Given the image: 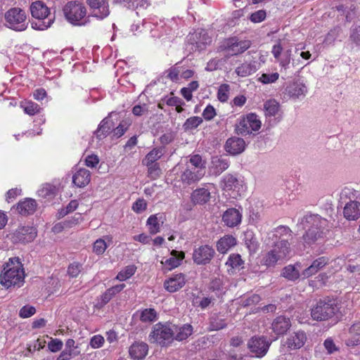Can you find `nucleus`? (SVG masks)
<instances>
[{
    "label": "nucleus",
    "mask_w": 360,
    "mask_h": 360,
    "mask_svg": "<svg viewBox=\"0 0 360 360\" xmlns=\"http://www.w3.org/2000/svg\"><path fill=\"white\" fill-rule=\"evenodd\" d=\"M337 311V307L331 302H319L311 309V315L314 320L324 321L333 317Z\"/></svg>",
    "instance_id": "9b49d317"
},
{
    "label": "nucleus",
    "mask_w": 360,
    "mask_h": 360,
    "mask_svg": "<svg viewBox=\"0 0 360 360\" xmlns=\"http://www.w3.org/2000/svg\"><path fill=\"white\" fill-rule=\"evenodd\" d=\"M264 108L265 115L269 117H274L280 112V105L274 99L266 101L264 104Z\"/></svg>",
    "instance_id": "4c0bfd02"
},
{
    "label": "nucleus",
    "mask_w": 360,
    "mask_h": 360,
    "mask_svg": "<svg viewBox=\"0 0 360 360\" xmlns=\"http://www.w3.org/2000/svg\"><path fill=\"white\" fill-rule=\"evenodd\" d=\"M229 164L228 161L221 156H213L209 167L210 174L218 176L228 169Z\"/></svg>",
    "instance_id": "b1692460"
},
{
    "label": "nucleus",
    "mask_w": 360,
    "mask_h": 360,
    "mask_svg": "<svg viewBox=\"0 0 360 360\" xmlns=\"http://www.w3.org/2000/svg\"><path fill=\"white\" fill-rule=\"evenodd\" d=\"M158 319V314L154 309H145L141 312L140 319L143 322H153Z\"/></svg>",
    "instance_id": "49530a36"
},
{
    "label": "nucleus",
    "mask_w": 360,
    "mask_h": 360,
    "mask_svg": "<svg viewBox=\"0 0 360 360\" xmlns=\"http://www.w3.org/2000/svg\"><path fill=\"white\" fill-rule=\"evenodd\" d=\"M4 25L15 32L25 31L29 25L26 11L19 7H12L4 15Z\"/></svg>",
    "instance_id": "39448f33"
},
{
    "label": "nucleus",
    "mask_w": 360,
    "mask_h": 360,
    "mask_svg": "<svg viewBox=\"0 0 360 360\" xmlns=\"http://www.w3.org/2000/svg\"><path fill=\"white\" fill-rule=\"evenodd\" d=\"M216 115V111L214 107L208 105L202 112V116L205 120L210 121L212 120Z\"/></svg>",
    "instance_id": "e2e57ef3"
},
{
    "label": "nucleus",
    "mask_w": 360,
    "mask_h": 360,
    "mask_svg": "<svg viewBox=\"0 0 360 360\" xmlns=\"http://www.w3.org/2000/svg\"><path fill=\"white\" fill-rule=\"evenodd\" d=\"M55 187L49 184H43L38 190V195L42 198H49L53 195Z\"/></svg>",
    "instance_id": "3c124183"
},
{
    "label": "nucleus",
    "mask_w": 360,
    "mask_h": 360,
    "mask_svg": "<svg viewBox=\"0 0 360 360\" xmlns=\"http://www.w3.org/2000/svg\"><path fill=\"white\" fill-rule=\"evenodd\" d=\"M229 91H230V86L227 84H221L217 92V97L218 99L221 102H226L229 99Z\"/></svg>",
    "instance_id": "603ef678"
},
{
    "label": "nucleus",
    "mask_w": 360,
    "mask_h": 360,
    "mask_svg": "<svg viewBox=\"0 0 360 360\" xmlns=\"http://www.w3.org/2000/svg\"><path fill=\"white\" fill-rule=\"evenodd\" d=\"M290 252L289 243L285 240H280L275 243L270 251L262 255L260 262L267 267L274 266L278 262L285 260Z\"/></svg>",
    "instance_id": "423d86ee"
},
{
    "label": "nucleus",
    "mask_w": 360,
    "mask_h": 360,
    "mask_svg": "<svg viewBox=\"0 0 360 360\" xmlns=\"http://www.w3.org/2000/svg\"><path fill=\"white\" fill-rule=\"evenodd\" d=\"M228 323L224 315L214 314L210 318L209 331H217L226 328Z\"/></svg>",
    "instance_id": "7c9ffc66"
},
{
    "label": "nucleus",
    "mask_w": 360,
    "mask_h": 360,
    "mask_svg": "<svg viewBox=\"0 0 360 360\" xmlns=\"http://www.w3.org/2000/svg\"><path fill=\"white\" fill-rule=\"evenodd\" d=\"M349 338L346 344L347 346L354 347L360 344V322L354 323L349 330Z\"/></svg>",
    "instance_id": "f704fd0d"
},
{
    "label": "nucleus",
    "mask_w": 360,
    "mask_h": 360,
    "mask_svg": "<svg viewBox=\"0 0 360 360\" xmlns=\"http://www.w3.org/2000/svg\"><path fill=\"white\" fill-rule=\"evenodd\" d=\"M245 243L250 252H255L257 249V242L251 233L245 234Z\"/></svg>",
    "instance_id": "4d7b16f0"
},
{
    "label": "nucleus",
    "mask_w": 360,
    "mask_h": 360,
    "mask_svg": "<svg viewBox=\"0 0 360 360\" xmlns=\"http://www.w3.org/2000/svg\"><path fill=\"white\" fill-rule=\"evenodd\" d=\"M290 326L291 322L290 319L285 316H277L271 324L272 330L276 335L285 333Z\"/></svg>",
    "instance_id": "a878e982"
},
{
    "label": "nucleus",
    "mask_w": 360,
    "mask_h": 360,
    "mask_svg": "<svg viewBox=\"0 0 360 360\" xmlns=\"http://www.w3.org/2000/svg\"><path fill=\"white\" fill-rule=\"evenodd\" d=\"M250 46V41L248 40L238 41L235 39H229L226 42L225 50L227 56H236L245 51Z\"/></svg>",
    "instance_id": "2eb2a0df"
},
{
    "label": "nucleus",
    "mask_w": 360,
    "mask_h": 360,
    "mask_svg": "<svg viewBox=\"0 0 360 360\" xmlns=\"http://www.w3.org/2000/svg\"><path fill=\"white\" fill-rule=\"evenodd\" d=\"M37 229L31 226H19L11 231L8 237L14 243H28L34 240Z\"/></svg>",
    "instance_id": "9d476101"
},
{
    "label": "nucleus",
    "mask_w": 360,
    "mask_h": 360,
    "mask_svg": "<svg viewBox=\"0 0 360 360\" xmlns=\"http://www.w3.org/2000/svg\"><path fill=\"white\" fill-rule=\"evenodd\" d=\"M36 312V309L32 306L23 307L19 312L20 316L22 318H28L34 315Z\"/></svg>",
    "instance_id": "69168bd1"
},
{
    "label": "nucleus",
    "mask_w": 360,
    "mask_h": 360,
    "mask_svg": "<svg viewBox=\"0 0 360 360\" xmlns=\"http://www.w3.org/2000/svg\"><path fill=\"white\" fill-rule=\"evenodd\" d=\"M301 269V264L296 263L295 264H289L285 266L281 273V276L288 281H296L300 276L302 277V273L300 272Z\"/></svg>",
    "instance_id": "cd10ccee"
},
{
    "label": "nucleus",
    "mask_w": 360,
    "mask_h": 360,
    "mask_svg": "<svg viewBox=\"0 0 360 360\" xmlns=\"http://www.w3.org/2000/svg\"><path fill=\"white\" fill-rule=\"evenodd\" d=\"M215 254L214 250L208 245L195 248L193 252V262L198 264H207L210 262Z\"/></svg>",
    "instance_id": "4468645a"
},
{
    "label": "nucleus",
    "mask_w": 360,
    "mask_h": 360,
    "mask_svg": "<svg viewBox=\"0 0 360 360\" xmlns=\"http://www.w3.org/2000/svg\"><path fill=\"white\" fill-rule=\"evenodd\" d=\"M108 248L107 243L103 238L96 240L94 243L93 251L96 255H102Z\"/></svg>",
    "instance_id": "5fc2aeb1"
},
{
    "label": "nucleus",
    "mask_w": 360,
    "mask_h": 360,
    "mask_svg": "<svg viewBox=\"0 0 360 360\" xmlns=\"http://www.w3.org/2000/svg\"><path fill=\"white\" fill-rule=\"evenodd\" d=\"M186 283L183 274H174L164 282V288L169 292H174L183 288Z\"/></svg>",
    "instance_id": "f3484780"
},
{
    "label": "nucleus",
    "mask_w": 360,
    "mask_h": 360,
    "mask_svg": "<svg viewBox=\"0 0 360 360\" xmlns=\"http://www.w3.org/2000/svg\"><path fill=\"white\" fill-rule=\"evenodd\" d=\"M244 262L238 254H231L229 255L226 265L231 267V269H240L243 268Z\"/></svg>",
    "instance_id": "a19ab883"
},
{
    "label": "nucleus",
    "mask_w": 360,
    "mask_h": 360,
    "mask_svg": "<svg viewBox=\"0 0 360 360\" xmlns=\"http://www.w3.org/2000/svg\"><path fill=\"white\" fill-rule=\"evenodd\" d=\"M148 347L144 342H136L129 348V354L131 358L136 360H141L148 354Z\"/></svg>",
    "instance_id": "2f4dec72"
},
{
    "label": "nucleus",
    "mask_w": 360,
    "mask_h": 360,
    "mask_svg": "<svg viewBox=\"0 0 360 360\" xmlns=\"http://www.w3.org/2000/svg\"><path fill=\"white\" fill-rule=\"evenodd\" d=\"M344 217L348 220H356L360 217V202L351 200L346 202L344 210Z\"/></svg>",
    "instance_id": "393cba45"
},
{
    "label": "nucleus",
    "mask_w": 360,
    "mask_h": 360,
    "mask_svg": "<svg viewBox=\"0 0 360 360\" xmlns=\"http://www.w3.org/2000/svg\"><path fill=\"white\" fill-rule=\"evenodd\" d=\"M202 122V119L198 116H193L188 118L183 124V129L185 131H191L196 129Z\"/></svg>",
    "instance_id": "37998d69"
},
{
    "label": "nucleus",
    "mask_w": 360,
    "mask_h": 360,
    "mask_svg": "<svg viewBox=\"0 0 360 360\" xmlns=\"http://www.w3.org/2000/svg\"><path fill=\"white\" fill-rule=\"evenodd\" d=\"M111 129L110 121L104 119L101 122L99 127L96 131V136L101 139V136H105L107 134L109 133Z\"/></svg>",
    "instance_id": "864d4df0"
},
{
    "label": "nucleus",
    "mask_w": 360,
    "mask_h": 360,
    "mask_svg": "<svg viewBox=\"0 0 360 360\" xmlns=\"http://www.w3.org/2000/svg\"><path fill=\"white\" fill-rule=\"evenodd\" d=\"M91 180V174L88 169L81 168L72 176V183L79 188L86 186Z\"/></svg>",
    "instance_id": "bb28decb"
},
{
    "label": "nucleus",
    "mask_w": 360,
    "mask_h": 360,
    "mask_svg": "<svg viewBox=\"0 0 360 360\" xmlns=\"http://www.w3.org/2000/svg\"><path fill=\"white\" fill-rule=\"evenodd\" d=\"M349 5H340L338 7V10L342 11L346 14V19L347 21H351L356 15V6L350 3Z\"/></svg>",
    "instance_id": "c03bdc74"
},
{
    "label": "nucleus",
    "mask_w": 360,
    "mask_h": 360,
    "mask_svg": "<svg viewBox=\"0 0 360 360\" xmlns=\"http://www.w3.org/2000/svg\"><path fill=\"white\" fill-rule=\"evenodd\" d=\"M63 342L59 339H51L48 344V347L52 352H57L62 349Z\"/></svg>",
    "instance_id": "680f3d73"
},
{
    "label": "nucleus",
    "mask_w": 360,
    "mask_h": 360,
    "mask_svg": "<svg viewBox=\"0 0 360 360\" xmlns=\"http://www.w3.org/2000/svg\"><path fill=\"white\" fill-rule=\"evenodd\" d=\"M323 346L328 354H333L338 350V347L335 345L333 340L330 338H327L324 341Z\"/></svg>",
    "instance_id": "0e129e2a"
},
{
    "label": "nucleus",
    "mask_w": 360,
    "mask_h": 360,
    "mask_svg": "<svg viewBox=\"0 0 360 360\" xmlns=\"http://www.w3.org/2000/svg\"><path fill=\"white\" fill-rule=\"evenodd\" d=\"M164 148L160 147L153 148L143 160V164L147 167L152 165L164 155Z\"/></svg>",
    "instance_id": "c9c22d12"
},
{
    "label": "nucleus",
    "mask_w": 360,
    "mask_h": 360,
    "mask_svg": "<svg viewBox=\"0 0 360 360\" xmlns=\"http://www.w3.org/2000/svg\"><path fill=\"white\" fill-rule=\"evenodd\" d=\"M20 107L29 115H34L39 112L40 108L38 104L32 101H25L20 103Z\"/></svg>",
    "instance_id": "a18cd8bd"
},
{
    "label": "nucleus",
    "mask_w": 360,
    "mask_h": 360,
    "mask_svg": "<svg viewBox=\"0 0 360 360\" xmlns=\"http://www.w3.org/2000/svg\"><path fill=\"white\" fill-rule=\"evenodd\" d=\"M129 126V123L127 121H122L120 123V124L118 125V127H117L114 131H113V133H114V135L116 136L117 137H120L122 136L124 132L127 131V129H128Z\"/></svg>",
    "instance_id": "052dcab7"
},
{
    "label": "nucleus",
    "mask_w": 360,
    "mask_h": 360,
    "mask_svg": "<svg viewBox=\"0 0 360 360\" xmlns=\"http://www.w3.org/2000/svg\"><path fill=\"white\" fill-rule=\"evenodd\" d=\"M147 208V202L143 198L138 199L133 203L132 210L136 213H141Z\"/></svg>",
    "instance_id": "13d9d810"
},
{
    "label": "nucleus",
    "mask_w": 360,
    "mask_h": 360,
    "mask_svg": "<svg viewBox=\"0 0 360 360\" xmlns=\"http://www.w3.org/2000/svg\"><path fill=\"white\" fill-rule=\"evenodd\" d=\"M82 221V217L79 214H75L74 217L70 219H66L64 221L65 227L66 229H71L77 225H78Z\"/></svg>",
    "instance_id": "bf43d9fd"
},
{
    "label": "nucleus",
    "mask_w": 360,
    "mask_h": 360,
    "mask_svg": "<svg viewBox=\"0 0 360 360\" xmlns=\"http://www.w3.org/2000/svg\"><path fill=\"white\" fill-rule=\"evenodd\" d=\"M328 263V258L321 257L315 259L312 264L302 272V278H309L317 274Z\"/></svg>",
    "instance_id": "6ab92c4d"
},
{
    "label": "nucleus",
    "mask_w": 360,
    "mask_h": 360,
    "mask_svg": "<svg viewBox=\"0 0 360 360\" xmlns=\"http://www.w3.org/2000/svg\"><path fill=\"white\" fill-rule=\"evenodd\" d=\"M93 17L104 19L110 14L109 0H86Z\"/></svg>",
    "instance_id": "ddd939ff"
},
{
    "label": "nucleus",
    "mask_w": 360,
    "mask_h": 360,
    "mask_svg": "<svg viewBox=\"0 0 360 360\" xmlns=\"http://www.w3.org/2000/svg\"><path fill=\"white\" fill-rule=\"evenodd\" d=\"M279 79L278 72H262L257 75V81L263 84H270L275 83Z\"/></svg>",
    "instance_id": "ea45409f"
},
{
    "label": "nucleus",
    "mask_w": 360,
    "mask_h": 360,
    "mask_svg": "<svg viewBox=\"0 0 360 360\" xmlns=\"http://www.w3.org/2000/svg\"><path fill=\"white\" fill-rule=\"evenodd\" d=\"M195 44V48L198 51H202L206 49L207 46L210 44L212 40L207 33L204 30L196 32L193 38L191 39Z\"/></svg>",
    "instance_id": "c85d7f7f"
},
{
    "label": "nucleus",
    "mask_w": 360,
    "mask_h": 360,
    "mask_svg": "<svg viewBox=\"0 0 360 360\" xmlns=\"http://www.w3.org/2000/svg\"><path fill=\"white\" fill-rule=\"evenodd\" d=\"M63 13L68 22L74 25H84L86 21V8L84 5L78 1H70L63 8Z\"/></svg>",
    "instance_id": "1a4fd4ad"
},
{
    "label": "nucleus",
    "mask_w": 360,
    "mask_h": 360,
    "mask_svg": "<svg viewBox=\"0 0 360 360\" xmlns=\"http://www.w3.org/2000/svg\"><path fill=\"white\" fill-rule=\"evenodd\" d=\"M81 271V265L77 263L71 264L68 269V273L70 276L74 278L77 277Z\"/></svg>",
    "instance_id": "338daca9"
},
{
    "label": "nucleus",
    "mask_w": 360,
    "mask_h": 360,
    "mask_svg": "<svg viewBox=\"0 0 360 360\" xmlns=\"http://www.w3.org/2000/svg\"><path fill=\"white\" fill-rule=\"evenodd\" d=\"M176 326L158 323L153 326L149 335V341L161 347H168L174 340Z\"/></svg>",
    "instance_id": "20e7f679"
},
{
    "label": "nucleus",
    "mask_w": 360,
    "mask_h": 360,
    "mask_svg": "<svg viewBox=\"0 0 360 360\" xmlns=\"http://www.w3.org/2000/svg\"><path fill=\"white\" fill-rule=\"evenodd\" d=\"M260 127L261 121L257 115L250 113L240 120L237 125V130L241 134H248L258 131Z\"/></svg>",
    "instance_id": "f8f14e48"
},
{
    "label": "nucleus",
    "mask_w": 360,
    "mask_h": 360,
    "mask_svg": "<svg viewBox=\"0 0 360 360\" xmlns=\"http://www.w3.org/2000/svg\"><path fill=\"white\" fill-rule=\"evenodd\" d=\"M176 336L174 339L179 341H181L188 338L193 333V327L190 324H184L181 327L176 326V330H175Z\"/></svg>",
    "instance_id": "58836bf2"
},
{
    "label": "nucleus",
    "mask_w": 360,
    "mask_h": 360,
    "mask_svg": "<svg viewBox=\"0 0 360 360\" xmlns=\"http://www.w3.org/2000/svg\"><path fill=\"white\" fill-rule=\"evenodd\" d=\"M220 186L224 195L232 199L240 197L246 188L243 181L231 174H227L222 177Z\"/></svg>",
    "instance_id": "6e6552de"
},
{
    "label": "nucleus",
    "mask_w": 360,
    "mask_h": 360,
    "mask_svg": "<svg viewBox=\"0 0 360 360\" xmlns=\"http://www.w3.org/2000/svg\"><path fill=\"white\" fill-rule=\"evenodd\" d=\"M136 270V267L134 265L127 266L118 273L116 278L120 281H126L135 274Z\"/></svg>",
    "instance_id": "09e8293b"
},
{
    "label": "nucleus",
    "mask_w": 360,
    "mask_h": 360,
    "mask_svg": "<svg viewBox=\"0 0 360 360\" xmlns=\"http://www.w3.org/2000/svg\"><path fill=\"white\" fill-rule=\"evenodd\" d=\"M306 219L311 226L303 236L305 244L311 245L315 243L323 241L328 231V221L319 215H310Z\"/></svg>",
    "instance_id": "7ed1b4c3"
},
{
    "label": "nucleus",
    "mask_w": 360,
    "mask_h": 360,
    "mask_svg": "<svg viewBox=\"0 0 360 360\" xmlns=\"http://www.w3.org/2000/svg\"><path fill=\"white\" fill-rule=\"evenodd\" d=\"M356 198V191L349 187H345L340 192V201L343 202H347V200H355L354 199Z\"/></svg>",
    "instance_id": "de8ad7c7"
},
{
    "label": "nucleus",
    "mask_w": 360,
    "mask_h": 360,
    "mask_svg": "<svg viewBox=\"0 0 360 360\" xmlns=\"http://www.w3.org/2000/svg\"><path fill=\"white\" fill-rule=\"evenodd\" d=\"M249 347L252 353L257 357L263 356L267 352L269 347V342L264 338H252L249 343Z\"/></svg>",
    "instance_id": "dca6fc26"
},
{
    "label": "nucleus",
    "mask_w": 360,
    "mask_h": 360,
    "mask_svg": "<svg viewBox=\"0 0 360 360\" xmlns=\"http://www.w3.org/2000/svg\"><path fill=\"white\" fill-rule=\"evenodd\" d=\"M150 234L155 235L160 231V219L158 214H153L148 217L146 222Z\"/></svg>",
    "instance_id": "79ce46f5"
},
{
    "label": "nucleus",
    "mask_w": 360,
    "mask_h": 360,
    "mask_svg": "<svg viewBox=\"0 0 360 360\" xmlns=\"http://www.w3.org/2000/svg\"><path fill=\"white\" fill-rule=\"evenodd\" d=\"M37 208V202L34 199L27 198L18 204L17 209L22 215L33 214Z\"/></svg>",
    "instance_id": "72a5a7b5"
},
{
    "label": "nucleus",
    "mask_w": 360,
    "mask_h": 360,
    "mask_svg": "<svg viewBox=\"0 0 360 360\" xmlns=\"http://www.w3.org/2000/svg\"><path fill=\"white\" fill-rule=\"evenodd\" d=\"M290 50H287L286 51L283 53V54L279 57V58L276 59V61L279 63L280 66L282 68L287 69L290 63Z\"/></svg>",
    "instance_id": "6e6d98bb"
},
{
    "label": "nucleus",
    "mask_w": 360,
    "mask_h": 360,
    "mask_svg": "<svg viewBox=\"0 0 360 360\" xmlns=\"http://www.w3.org/2000/svg\"><path fill=\"white\" fill-rule=\"evenodd\" d=\"M25 272L19 258H11L0 276V283L6 288L20 287L24 283Z\"/></svg>",
    "instance_id": "f257e3e1"
},
{
    "label": "nucleus",
    "mask_w": 360,
    "mask_h": 360,
    "mask_svg": "<svg viewBox=\"0 0 360 360\" xmlns=\"http://www.w3.org/2000/svg\"><path fill=\"white\" fill-rule=\"evenodd\" d=\"M350 39L357 45H360V26L352 30Z\"/></svg>",
    "instance_id": "774afa93"
},
{
    "label": "nucleus",
    "mask_w": 360,
    "mask_h": 360,
    "mask_svg": "<svg viewBox=\"0 0 360 360\" xmlns=\"http://www.w3.org/2000/svg\"><path fill=\"white\" fill-rule=\"evenodd\" d=\"M257 70L255 63H244L238 66L235 72L238 76L245 77L255 72Z\"/></svg>",
    "instance_id": "e433bc0d"
},
{
    "label": "nucleus",
    "mask_w": 360,
    "mask_h": 360,
    "mask_svg": "<svg viewBox=\"0 0 360 360\" xmlns=\"http://www.w3.org/2000/svg\"><path fill=\"white\" fill-rule=\"evenodd\" d=\"M31 14L33 18L38 20L32 22V27L34 30H44L49 28L53 22V20L49 18V10L41 1H35L30 6Z\"/></svg>",
    "instance_id": "0eeeda50"
},
{
    "label": "nucleus",
    "mask_w": 360,
    "mask_h": 360,
    "mask_svg": "<svg viewBox=\"0 0 360 360\" xmlns=\"http://www.w3.org/2000/svg\"><path fill=\"white\" fill-rule=\"evenodd\" d=\"M184 257L185 254L184 252L173 250L171 252V257L166 259L165 261L162 260L161 264L167 270L170 271L178 267Z\"/></svg>",
    "instance_id": "5701e85b"
},
{
    "label": "nucleus",
    "mask_w": 360,
    "mask_h": 360,
    "mask_svg": "<svg viewBox=\"0 0 360 360\" xmlns=\"http://www.w3.org/2000/svg\"><path fill=\"white\" fill-rule=\"evenodd\" d=\"M210 198V192L205 187L194 190L191 194V200L194 204L203 205L207 202Z\"/></svg>",
    "instance_id": "473e14b6"
},
{
    "label": "nucleus",
    "mask_w": 360,
    "mask_h": 360,
    "mask_svg": "<svg viewBox=\"0 0 360 360\" xmlns=\"http://www.w3.org/2000/svg\"><path fill=\"white\" fill-rule=\"evenodd\" d=\"M307 92V86L303 83L298 82L291 83L285 88V93L290 98L293 99L304 97Z\"/></svg>",
    "instance_id": "412c9836"
},
{
    "label": "nucleus",
    "mask_w": 360,
    "mask_h": 360,
    "mask_svg": "<svg viewBox=\"0 0 360 360\" xmlns=\"http://www.w3.org/2000/svg\"><path fill=\"white\" fill-rule=\"evenodd\" d=\"M307 341L306 333L303 331H297L291 333L285 342V345L290 349H297L304 346Z\"/></svg>",
    "instance_id": "a211bd4d"
},
{
    "label": "nucleus",
    "mask_w": 360,
    "mask_h": 360,
    "mask_svg": "<svg viewBox=\"0 0 360 360\" xmlns=\"http://www.w3.org/2000/svg\"><path fill=\"white\" fill-rule=\"evenodd\" d=\"M205 162L200 155L188 156L180 176L182 183L186 185L197 183L205 176Z\"/></svg>",
    "instance_id": "f03ea898"
},
{
    "label": "nucleus",
    "mask_w": 360,
    "mask_h": 360,
    "mask_svg": "<svg viewBox=\"0 0 360 360\" xmlns=\"http://www.w3.org/2000/svg\"><path fill=\"white\" fill-rule=\"evenodd\" d=\"M242 214L236 208L228 209L222 215V221L229 227H234L240 224Z\"/></svg>",
    "instance_id": "4be33fe9"
},
{
    "label": "nucleus",
    "mask_w": 360,
    "mask_h": 360,
    "mask_svg": "<svg viewBox=\"0 0 360 360\" xmlns=\"http://www.w3.org/2000/svg\"><path fill=\"white\" fill-rule=\"evenodd\" d=\"M236 245V239L231 235H225L217 243V250L221 254L226 253L231 248Z\"/></svg>",
    "instance_id": "c756f323"
},
{
    "label": "nucleus",
    "mask_w": 360,
    "mask_h": 360,
    "mask_svg": "<svg viewBox=\"0 0 360 360\" xmlns=\"http://www.w3.org/2000/svg\"><path fill=\"white\" fill-rule=\"evenodd\" d=\"M245 148V141L239 137H232L229 139L225 144L226 152L231 155H238L241 153Z\"/></svg>",
    "instance_id": "aec40b11"
},
{
    "label": "nucleus",
    "mask_w": 360,
    "mask_h": 360,
    "mask_svg": "<svg viewBox=\"0 0 360 360\" xmlns=\"http://www.w3.org/2000/svg\"><path fill=\"white\" fill-rule=\"evenodd\" d=\"M181 67L176 65L165 71L166 77L174 82H179L181 79Z\"/></svg>",
    "instance_id": "8fccbe9b"
}]
</instances>
